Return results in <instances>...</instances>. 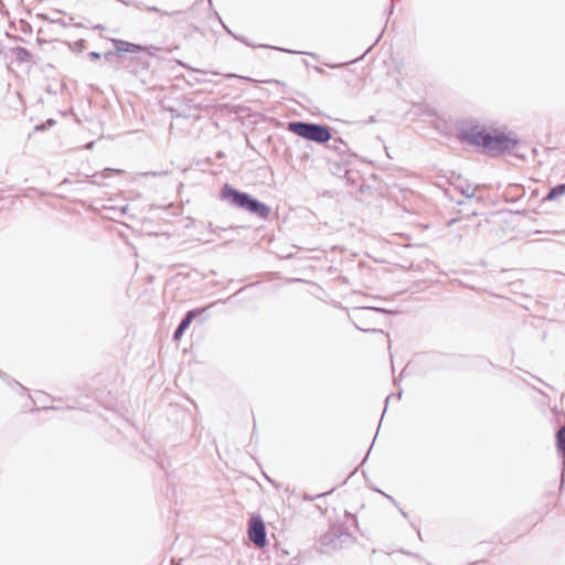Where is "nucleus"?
Listing matches in <instances>:
<instances>
[{
    "label": "nucleus",
    "instance_id": "f257e3e1",
    "mask_svg": "<svg viewBox=\"0 0 565 565\" xmlns=\"http://www.w3.org/2000/svg\"><path fill=\"white\" fill-rule=\"evenodd\" d=\"M386 310L373 305H356L355 321L359 323L355 322V329L374 333L382 342H388V335L380 328Z\"/></svg>",
    "mask_w": 565,
    "mask_h": 565
},
{
    "label": "nucleus",
    "instance_id": "f03ea898",
    "mask_svg": "<svg viewBox=\"0 0 565 565\" xmlns=\"http://www.w3.org/2000/svg\"><path fill=\"white\" fill-rule=\"evenodd\" d=\"M221 199L228 201L233 206L243 209L250 214H254L263 220L268 218L270 214V207L253 198L246 192H241L230 184H225L221 190Z\"/></svg>",
    "mask_w": 565,
    "mask_h": 565
},
{
    "label": "nucleus",
    "instance_id": "7ed1b4c3",
    "mask_svg": "<svg viewBox=\"0 0 565 565\" xmlns=\"http://www.w3.org/2000/svg\"><path fill=\"white\" fill-rule=\"evenodd\" d=\"M288 130L301 138L318 143H323L331 139L329 127L320 124L291 121L288 124Z\"/></svg>",
    "mask_w": 565,
    "mask_h": 565
},
{
    "label": "nucleus",
    "instance_id": "20e7f679",
    "mask_svg": "<svg viewBox=\"0 0 565 565\" xmlns=\"http://www.w3.org/2000/svg\"><path fill=\"white\" fill-rule=\"evenodd\" d=\"M351 535L339 525L331 526L319 540L320 551L329 554L342 548L350 542Z\"/></svg>",
    "mask_w": 565,
    "mask_h": 565
},
{
    "label": "nucleus",
    "instance_id": "39448f33",
    "mask_svg": "<svg viewBox=\"0 0 565 565\" xmlns=\"http://www.w3.org/2000/svg\"><path fill=\"white\" fill-rule=\"evenodd\" d=\"M457 138L461 142L484 149L487 141L490 140V132L478 124L462 122L458 129Z\"/></svg>",
    "mask_w": 565,
    "mask_h": 565
},
{
    "label": "nucleus",
    "instance_id": "423d86ee",
    "mask_svg": "<svg viewBox=\"0 0 565 565\" xmlns=\"http://www.w3.org/2000/svg\"><path fill=\"white\" fill-rule=\"evenodd\" d=\"M518 143L519 140L515 137H511L504 132L495 135L490 132V140L487 141L484 150H488L489 152L502 153L513 150Z\"/></svg>",
    "mask_w": 565,
    "mask_h": 565
},
{
    "label": "nucleus",
    "instance_id": "0eeeda50",
    "mask_svg": "<svg viewBox=\"0 0 565 565\" xmlns=\"http://www.w3.org/2000/svg\"><path fill=\"white\" fill-rule=\"evenodd\" d=\"M248 537L257 547H264L266 545V527L260 515L250 518L248 522Z\"/></svg>",
    "mask_w": 565,
    "mask_h": 565
},
{
    "label": "nucleus",
    "instance_id": "6e6552de",
    "mask_svg": "<svg viewBox=\"0 0 565 565\" xmlns=\"http://www.w3.org/2000/svg\"><path fill=\"white\" fill-rule=\"evenodd\" d=\"M355 186H359L358 192H355V200H360L367 205L376 203L381 198L379 189L374 185L366 184L364 180L358 183L355 179Z\"/></svg>",
    "mask_w": 565,
    "mask_h": 565
},
{
    "label": "nucleus",
    "instance_id": "1a4fd4ad",
    "mask_svg": "<svg viewBox=\"0 0 565 565\" xmlns=\"http://www.w3.org/2000/svg\"><path fill=\"white\" fill-rule=\"evenodd\" d=\"M205 309L206 308L189 310L185 313V316L183 317V319L181 320V322L178 326V328L174 330L173 340L174 341H179L182 338V335L184 334L185 330L190 327V324L192 323L194 318L198 315H200L201 312H203Z\"/></svg>",
    "mask_w": 565,
    "mask_h": 565
},
{
    "label": "nucleus",
    "instance_id": "9d476101",
    "mask_svg": "<svg viewBox=\"0 0 565 565\" xmlns=\"http://www.w3.org/2000/svg\"><path fill=\"white\" fill-rule=\"evenodd\" d=\"M555 439L558 456L565 457V426L556 431Z\"/></svg>",
    "mask_w": 565,
    "mask_h": 565
},
{
    "label": "nucleus",
    "instance_id": "9b49d317",
    "mask_svg": "<svg viewBox=\"0 0 565 565\" xmlns=\"http://www.w3.org/2000/svg\"><path fill=\"white\" fill-rule=\"evenodd\" d=\"M565 194V183H559L555 186H552L547 194L545 195L544 200L546 201H554L562 195Z\"/></svg>",
    "mask_w": 565,
    "mask_h": 565
},
{
    "label": "nucleus",
    "instance_id": "f8f14e48",
    "mask_svg": "<svg viewBox=\"0 0 565 565\" xmlns=\"http://www.w3.org/2000/svg\"><path fill=\"white\" fill-rule=\"evenodd\" d=\"M456 189L460 191L467 199L475 196L476 186H472L467 181H462L456 185Z\"/></svg>",
    "mask_w": 565,
    "mask_h": 565
},
{
    "label": "nucleus",
    "instance_id": "ddd939ff",
    "mask_svg": "<svg viewBox=\"0 0 565 565\" xmlns=\"http://www.w3.org/2000/svg\"><path fill=\"white\" fill-rule=\"evenodd\" d=\"M332 148L340 154H345L349 151V146L341 138L332 140Z\"/></svg>",
    "mask_w": 565,
    "mask_h": 565
},
{
    "label": "nucleus",
    "instance_id": "4468645a",
    "mask_svg": "<svg viewBox=\"0 0 565 565\" xmlns=\"http://www.w3.org/2000/svg\"><path fill=\"white\" fill-rule=\"evenodd\" d=\"M119 43H120V46H118V50H120V51L131 52V53L142 51V47L140 45L132 44V43L125 42V41H120Z\"/></svg>",
    "mask_w": 565,
    "mask_h": 565
},
{
    "label": "nucleus",
    "instance_id": "2eb2a0df",
    "mask_svg": "<svg viewBox=\"0 0 565 565\" xmlns=\"http://www.w3.org/2000/svg\"><path fill=\"white\" fill-rule=\"evenodd\" d=\"M15 56L20 62H28L32 57V54L25 47H17Z\"/></svg>",
    "mask_w": 565,
    "mask_h": 565
},
{
    "label": "nucleus",
    "instance_id": "dca6fc26",
    "mask_svg": "<svg viewBox=\"0 0 565 565\" xmlns=\"http://www.w3.org/2000/svg\"><path fill=\"white\" fill-rule=\"evenodd\" d=\"M145 9H146L147 11H149V12H158V13H160V14H162V15H169V17H170V15H173V14H179V13H181V11H175V12L170 13V12H168V11H162V10H160L159 8H157V7H151V6H145Z\"/></svg>",
    "mask_w": 565,
    "mask_h": 565
},
{
    "label": "nucleus",
    "instance_id": "f3484780",
    "mask_svg": "<svg viewBox=\"0 0 565 565\" xmlns=\"http://www.w3.org/2000/svg\"><path fill=\"white\" fill-rule=\"evenodd\" d=\"M55 124L54 119H49L45 124L38 125L34 127L35 131L45 130L47 127H52Z\"/></svg>",
    "mask_w": 565,
    "mask_h": 565
},
{
    "label": "nucleus",
    "instance_id": "a211bd4d",
    "mask_svg": "<svg viewBox=\"0 0 565 565\" xmlns=\"http://www.w3.org/2000/svg\"><path fill=\"white\" fill-rule=\"evenodd\" d=\"M402 397V390H399L396 394H391L386 397L385 399V404L386 406L388 405V402L392 399V398H396L397 401H399Z\"/></svg>",
    "mask_w": 565,
    "mask_h": 565
},
{
    "label": "nucleus",
    "instance_id": "6ab92c4d",
    "mask_svg": "<svg viewBox=\"0 0 565 565\" xmlns=\"http://www.w3.org/2000/svg\"><path fill=\"white\" fill-rule=\"evenodd\" d=\"M375 117L374 116H370L367 120H360V121H355V126L359 125L361 127L365 126L366 124H371V122H375Z\"/></svg>",
    "mask_w": 565,
    "mask_h": 565
},
{
    "label": "nucleus",
    "instance_id": "aec40b11",
    "mask_svg": "<svg viewBox=\"0 0 565 565\" xmlns=\"http://www.w3.org/2000/svg\"><path fill=\"white\" fill-rule=\"evenodd\" d=\"M376 491H377V492H380V493H382V494H383V495H384V497H385L390 502H392L394 505H397V502L395 501V499H394L392 495L386 494V493H384L383 491H381V490H379V489H376Z\"/></svg>",
    "mask_w": 565,
    "mask_h": 565
},
{
    "label": "nucleus",
    "instance_id": "412c9836",
    "mask_svg": "<svg viewBox=\"0 0 565 565\" xmlns=\"http://www.w3.org/2000/svg\"><path fill=\"white\" fill-rule=\"evenodd\" d=\"M360 295H361V292L355 290V306L356 305H370L369 301H360L358 298Z\"/></svg>",
    "mask_w": 565,
    "mask_h": 565
},
{
    "label": "nucleus",
    "instance_id": "4be33fe9",
    "mask_svg": "<svg viewBox=\"0 0 565 565\" xmlns=\"http://www.w3.org/2000/svg\"><path fill=\"white\" fill-rule=\"evenodd\" d=\"M264 83H268V84H276V85L285 86V83L280 82V81H278V79H274V78H271V79H266V81H264Z\"/></svg>",
    "mask_w": 565,
    "mask_h": 565
},
{
    "label": "nucleus",
    "instance_id": "5701e85b",
    "mask_svg": "<svg viewBox=\"0 0 565 565\" xmlns=\"http://www.w3.org/2000/svg\"><path fill=\"white\" fill-rule=\"evenodd\" d=\"M50 21L53 22V23L61 24L63 26L68 25L63 19H60V18L58 19H51Z\"/></svg>",
    "mask_w": 565,
    "mask_h": 565
},
{
    "label": "nucleus",
    "instance_id": "b1692460",
    "mask_svg": "<svg viewBox=\"0 0 565 565\" xmlns=\"http://www.w3.org/2000/svg\"><path fill=\"white\" fill-rule=\"evenodd\" d=\"M89 57L92 60H99L100 58V53H97V52H90L89 53Z\"/></svg>",
    "mask_w": 565,
    "mask_h": 565
},
{
    "label": "nucleus",
    "instance_id": "393cba45",
    "mask_svg": "<svg viewBox=\"0 0 565 565\" xmlns=\"http://www.w3.org/2000/svg\"><path fill=\"white\" fill-rule=\"evenodd\" d=\"M375 281V277L372 273H369L367 274V282L366 284H372Z\"/></svg>",
    "mask_w": 565,
    "mask_h": 565
},
{
    "label": "nucleus",
    "instance_id": "a878e982",
    "mask_svg": "<svg viewBox=\"0 0 565 565\" xmlns=\"http://www.w3.org/2000/svg\"><path fill=\"white\" fill-rule=\"evenodd\" d=\"M235 39H237L238 41H241V42L245 43L246 45H250V44L247 42V40H246L245 38H243V36H235Z\"/></svg>",
    "mask_w": 565,
    "mask_h": 565
},
{
    "label": "nucleus",
    "instance_id": "bb28decb",
    "mask_svg": "<svg viewBox=\"0 0 565 565\" xmlns=\"http://www.w3.org/2000/svg\"><path fill=\"white\" fill-rule=\"evenodd\" d=\"M105 172H106V173H108V172L121 173V170H115V169L107 168V169L105 170Z\"/></svg>",
    "mask_w": 565,
    "mask_h": 565
},
{
    "label": "nucleus",
    "instance_id": "cd10ccee",
    "mask_svg": "<svg viewBox=\"0 0 565 565\" xmlns=\"http://www.w3.org/2000/svg\"><path fill=\"white\" fill-rule=\"evenodd\" d=\"M84 43H85L84 40H79V41L76 42V45H81V49H83L84 47Z\"/></svg>",
    "mask_w": 565,
    "mask_h": 565
},
{
    "label": "nucleus",
    "instance_id": "c85d7f7f",
    "mask_svg": "<svg viewBox=\"0 0 565 565\" xmlns=\"http://www.w3.org/2000/svg\"><path fill=\"white\" fill-rule=\"evenodd\" d=\"M398 510L401 512V515H403L404 518H407V513L403 509L399 508Z\"/></svg>",
    "mask_w": 565,
    "mask_h": 565
},
{
    "label": "nucleus",
    "instance_id": "c756f323",
    "mask_svg": "<svg viewBox=\"0 0 565 565\" xmlns=\"http://www.w3.org/2000/svg\"><path fill=\"white\" fill-rule=\"evenodd\" d=\"M457 222V218H452L448 222V226H451L452 224H455Z\"/></svg>",
    "mask_w": 565,
    "mask_h": 565
},
{
    "label": "nucleus",
    "instance_id": "7c9ffc66",
    "mask_svg": "<svg viewBox=\"0 0 565 565\" xmlns=\"http://www.w3.org/2000/svg\"><path fill=\"white\" fill-rule=\"evenodd\" d=\"M359 270H360V271H363V270H364V265H363V263H360V264H359Z\"/></svg>",
    "mask_w": 565,
    "mask_h": 565
},
{
    "label": "nucleus",
    "instance_id": "2f4dec72",
    "mask_svg": "<svg viewBox=\"0 0 565 565\" xmlns=\"http://www.w3.org/2000/svg\"><path fill=\"white\" fill-rule=\"evenodd\" d=\"M93 146H94V142L92 141V142H89V143L86 146V148H87V149H92V148H93Z\"/></svg>",
    "mask_w": 565,
    "mask_h": 565
},
{
    "label": "nucleus",
    "instance_id": "473e14b6",
    "mask_svg": "<svg viewBox=\"0 0 565 565\" xmlns=\"http://www.w3.org/2000/svg\"><path fill=\"white\" fill-rule=\"evenodd\" d=\"M366 52H367V50H365V51L363 52V54H362V55H364ZM362 57H363V56H361V58H362ZM359 60H360V57H355V58H354V62L356 63Z\"/></svg>",
    "mask_w": 565,
    "mask_h": 565
},
{
    "label": "nucleus",
    "instance_id": "72a5a7b5",
    "mask_svg": "<svg viewBox=\"0 0 565 565\" xmlns=\"http://www.w3.org/2000/svg\"><path fill=\"white\" fill-rule=\"evenodd\" d=\"M172 565H180V561L178 563H175V561L172 559Z\"/></svg>",
    "mask_w": 565,
    "mask_h": 565
},
{
    "label": "nucleus",
    "instance_id": "f704fd0d",
    "mask_svg": "<svg viewBox=\"0 0 565 565\" xmlns=\"http://www.w3.org/2000/svg\"><path fill=\"white\" fill-rule=\"evenodd\" d=\"M393 9H394V6H393V3H392V4H391V7H390V13H392V12H393Z\"/></svg>",
    "mask_w": 565,
    "mask_h": 565
},
{
    "label": "nucleus",
    "instance_id": "c9c22d12",
    "mask_svg": "<svg viewBox=\"0 0 565 565\" xmlns=\"http://www.w3.org/2000/svg\"><path fill=\"white\" fill-rule=\"evenodd\" d=\"M539 382L543 383L544 385L548 386L546 383L542 381V379H537Z\"/></svg>",
    "mask_w": 565,
    "mask_h": 565
},
{
    "label": "nucleus",
    "instance_id": "e433bc0d",
    "mask_svg": "<svg viewBox=\"0 0 565 565\" xmlns=\"http://www.w3.org/2000/svg\"><path fill=\"white\" fill-rule=\"evenodd\" d=\"M179 64H180L181 66L188 67V66H186L184 63H182V62H179Z\"/></svg>",
    "mask_w": 565,
    "mask_h": 565
},
{
    "label": "nucleus",
    "instance_id": "4c0bfd02",
    "mask_svg": "<svg viewBox=\"0 0 565 565\" xmlns=\"http://www.w3.org/2000/svg\"><path fill=\"white\" fill-rule=\"evenodd\" d=\"M0 376L2 377L3 376V373L0 371Z\"/></svg>",
    "mask_w": 565,
    "mask_h": 565
}]
</instances>
